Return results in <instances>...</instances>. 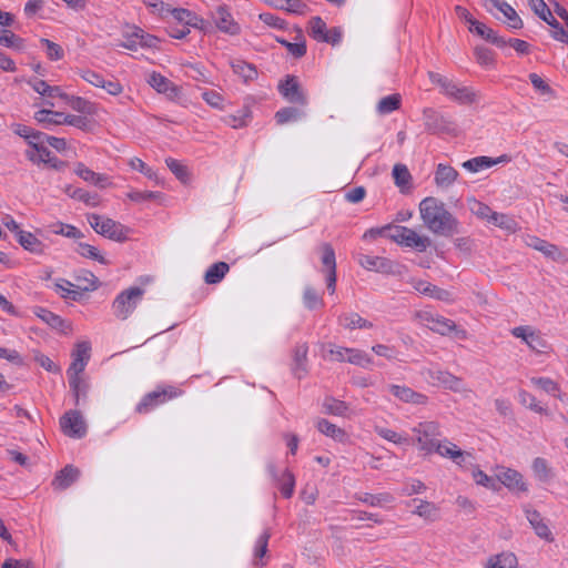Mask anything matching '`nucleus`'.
<instances>
[{"label":"nucleus","instance_id":"6e6d98bb","mask_svg":"<svg viewBox=\"0 0 568 568\" xmlns=\"http://www.w3.org/2000/svg\"><path fill=\"white\" fill-rule=\"evenodd\" d=\"M405 227L406 226H402V225H386V226L379 229L377 232L381 235L386 236L389 240L396 242L397 244L403 245L405 234L402 231L405 230Z\"/></svg>","mask_w":568,"mask_h":568},{"label":"nucleus","instance_id":"412c9836","mask_svg":"<svg viewBox=\"0 0 568 568\" xmlns=\"http://www.w3.org/2000/svg\"><path fill=\"white\" fill-rule=\"evenodd\" d=\"M168 14H171L175 21L183 23L184 27H193L200 30L204 29V20L200 18L196 13L187 9L172 8L170 6Z\"/></svg>","mask_w":568,"mask_h":568},{"label":"nucleus","instance_id":"b1692460","mask_svg":"<svg viewBox=\"0 0 568 568\" xmlns=\"http://www.w3.org/2000/svg\"><path fill=\"white\" fill-rule=\"evenodd\" d=\"M79 477L80 469L72 465H67L64 468L57 473L52 481V486L57 490H64L69 488L73 483H75Z\"/></svg>","mask_w":568,"mask_h":568},{"label":"nucleus","instance_id":"4468645a","mask_svg":"<svg viewBox=\"0 0 568 568\" xmlns=\"http://www.w3.org/2000/svg\"><path fill=\"white\" fill-rule=\"evenodd\" d=\"M511 334L523 339L527 346L535 352H542L547 347L546 341L541 334L531 326H517L511 329Z\"/></svg>","mask_w":568,"mask_h":568},{"label":"nucleus","instance_id":"a211bd4d","mask_svg":"<svg viewBox=\"0 0 568 568\" xmlns=\"http://www.w3.org/2000/svg\"><path fill=\"white\" fill-rule=\"evenodd\" d=\"M481 2L484 4V7L487 8L488 11H490V8L488 7V4L498 9L505 16L506 23L508 24L509 28H511V29H521L523 28L524 23H523L521 18L518 16L516 10L509 3H507L503 0H481Z\"/></svg>","mask_w":568,"mask_h":568},{"label":"nucleus","instance_id":"cd10ccee","mask_svg":"<svg viewBox=\"0 0 568 568\" xmlns=\"http://www.w3.org/2000/svg\"><path fill=\"white\" fill-rule=\"evenodd\" d=\"M458 178V172L450 165L438 164L435 171V183L437 187L446 190L454 184Z\"/></svg>","mask_w":568,"mask_h":568},{"label":"nucleus","instance_id":"37998d69","mask_svg":"<svg viewBox=\"0 0 568 568\" xmlns=\"http://www.w3.org/2000/svg\"><path fill=\"white\" fill-rule=\"evenodd\" d=\"M460 448L448 439L438 440L434 447V452L444 458L453 460V458L460 457L458 455Z\"/></svg>","mask_w":568,"mask_h":568},{"label":"nucleus","instance_id":"39448f33","mask_svg":"<svg viewBox=\"0 0 568 568\" xmlns=\"http://www.w3.org/2000/svg\"><path fill=\"white\" fill-rule=\"evenodd\" d=\"M412 430L419 450L425 454L434 453V447L439 440L437 437L442 435L440 425L434 420L420 422Z\"/></svg>","mask_w":568,"mask_h":568},{"label":"nucleus","instance_id":"dca6fc26","mask_svg":"<svg viewBox=\"0 0 568 568\" xmlns=\"http://www.w3.org/2000/svg\"><path fill=\"white\" fill-rule=\"evenodd\" d=\"M212 19L221 32L227 33L230 36H236L241 31L239 23L234 21L231 12L226 9V7H217L216 10L212 13Z\"/></svg>","mask_w":568,"mask_h":568},{"label":"nucleus","instance_id":"aec40b11","mask_svg":"<svg viewBox=\"0 0 568 568\" xmlns=\"http://www.w3.org/2000/svg\"><path fill=\"white\" fill-rule=\"evenodd\" d=\"M498 480L513 491H527L523 475L511 468H500L497 473Z\"/></svg>","mask_w":568,"mask_h":568},{"label":"nucleus","instance_id":"5fc2aeb1","mask_svg":"<svg viewBox=\"0 0 568 568\" xmlns=\"http://www.w3.org/2000/svg\"><path fill=\"white\" fill-rule=\"evenodd\" d=\"M468 206L470 212L476 215L477 217L489 221L490 215L493 214V210L485 203L477 201L475 199L468 200Z\"/></svg>","mask_w":568,"mask_h":568},{"label":"nucleus","instance_id":"7c9ffc66","mask_svg":"<svg viewBox=\"0 0 568 568\" xmlns=\"http://www.w3.org/2000/svg\"><path fill=\"white\" fill-rule=\"evenodd\" d=\"M402 232H404V234H405L404 241H403L404 246L413 247V248H416V250L423 252L430 244V240L427 236H422L416 231H414L409 227H405V230H403Z\"/></svg>","mask_w":568,"mask_h":568},{"label":"nucleus","instance_id":"393cba45","mask_svg":"<svg viewBox=\"0 0 568 568\" xmlns=\"http://www.w3.org/2000/svg\"><path fill=\"white\" fill-rule=\"evenodd\" d=\"M75 174L79 175L85 182L104 189L111 185L110 179L105 174L97 173L91 169L87 168L83 163H78L74 170Z\"/></svg>","mask_w":568,"mask_h":568},{"label":"nucleus","instance_id":"9d476101","mask_svg":"<svg viewBox=\"0 0 568 568\" xmlns=\"http://www.w3.org/2000/svg\"><path fill=\"white\" fill-rule=\"evenodd\" d=\"M357 261L367 271L393 275L400 273V265L386 257L361 254Z\"/></svg>","mask_w":568,"mask_h":568},{"label":"nucleus","instance_id":"4d7b16f0","mask_svg":"<svg viewBox=\"0 0 568 568\" xmlns=\"http://www.w3.org/2000/svg\"><path fill=\"white\" fill-rule=\"evenodd\" d=\"M302 112L292 106L283 108L275 113L277 124L282 125L291 121H296L302 116Z\"/></svg>","mask_w":568,"mask_h":568},{"label":"nucleus","instance_id":"4c0bfd02","mask_svg":"<svg viewBox=\"0 0 568 568\" xmlns=\"http://www.w3.org/2000/svg\"><path fill=\"white\" fill-rule=\"evenodd\" d=\"M488 223L500 227L509 233H515L518 230L517 222L509 215L498 212H493Z\"/></svg>","mask_w":568,"mask_h":568},{"label":"nucleus","instance_id":"bf43d9fd","mask_svg":"<svg viewBox=\"0 0 568 568\" xmlns=\"http://www.w3.org/2000/svg\"><path fill=\"white\" fill-rule=\"evenodd\" d=\"M393 178L395 180V184L399 187H405L409 184L412 180V175L404 164H395L393 168Z\"/></svg>","mask_w":568,"mask_h":568},{"label":"nucleus","instance_id":"bb28decb","mask_svg":"<svg viewBox=\"0 0 568 568\" xmlns=\"http://www.w3.org/2000/svg\"><path fill=\"white\" fill-rule=\"evenodd\" d=\"M389 390L399 400L412 403L416 405H425L427 397L424 394L417 393L407 386L390 385Z\"/></svg>","mask_w":568,"mask_h":568},{"label":"nucleus","instance_id":"ddd939ff","mask_svg":"<svg viewBox=\"0 0 568 568\" xmlns=\"http://www.w3.org/2000/svg\"><path fill=\"white\" fill-rule=\"evenodd\" d=\"M278 91L291 103L305 105L307 102L306 94L294 75H287L285 81L278 84Z\"/></svg>","mask_w":568,"mask_h":568},{"label":"nucleus","instance_id":"79ce46f5","mask_svg":"<svg viewBox=\"0 0 568 568\" xmlns=\"http://www.w3.org/2000/svg\"><path fill=\"white\" fill-rule=\"evenodd\" d=\"M64 192L74 200L84 202L85 204L95 206L98 205V195L91 194L88 191L80 189V187H72L71 185H68L64 187Z\"/></svg>","mask_w":568,"mask_h":568},{"label":"nucleus","instance_id":"f03ea898","mask_svg":"<svg viewBox=\"0 0 568 568\" xmlns=\"http://www.w3.org/2000/svg\"><path fill=\"white\" fill-rule=\"evenodd\" d=\"M88 221L91 227L104 237L115 242H124L128 240L130 229L122 225L120 222L99 214H90Z\"/></svg>","mask_w":568,"mask_h":568},{"label":"nucleus","instance_id":"2f4dec72","mask_svg":"<svg viewBox=\"0 0 568 568\" xmlns=\"http://www.w3.org/2000/svg\"><path fill=\"white\" fill-rule=\"evenodd\" d=\"M17 239L20 245L31 253L42 254L44 252L45 245L30 232L19 231V236Z\"/></svg>","mask_w":568,"mask_h":568},{"label":"nucleus","instance_id":"2eb2a0df","mask_svg":"<svg viewBox=\"0 0 568 568\" xmlns=\"http://www.w3.org/2000/svg\"><path fill=\"white\" fill-rule=\"evenodd\" d=\"M524 513H525L526 519L530 524L535 534L539 538H541L548 542H552L554 535H552L547 521L541 516V514L538 510L532 509L530 507H525Z\"/></svg>","mask_w":568,"mask_h":568},{"label":"nucleus","instance_id":"864d4df0","mask_svg":"<svg viewBox=\"0 0 568 568\" xmlns=\"http://www.w3.org/2000/svg\"><path fill=\"white\" fill-rule=\"evenodd\" d=\"M531 383L542 389L544 392L548 394H554L557 396L560 400H565V396L560 393L556 394L558 392V385L550 378L547 377H534L531 378Z\"/></svg>","mask_w":568,"mask_h":568},{"label":"nucleus","instance_id":"c03bdc74","mask_svg":"<svg viewBox=\"0 0 568 568\" xmlns=\"http://www.w3.org/2000/svg\"><path fill=\"white\" fill-rule=\"evenodd\" d=\"M323 409L325 414L345 416L346 412L348 410V406L345 402L333 397H326L323 402Z\"/></svg>","mask_w":568,"mask_h":568},{"label":"nucleus","instance_id":"473e14b6","mask_svg":"<svg viewBox=\"0 0 568 568\" xmlns=\"http://www.w3.org/2000/svg\"><path fill=\"white\" fill-rule=\"evenodd\" d=\"M518 560L515 554L506 551L496 556H491L485 568H517Z\"/></svg>","mask_w":568,"mask_h":568},{"label":"nucleus","instance_id":"0eeeda50","mask_svg":"<svg viewBox=\"0 0 568 568\" xmlns=\"http://www.w3.org/2000/svg\"><path fill=\"white\" fill-rule=\"evenodd\" d=\"M181 395V390L175 387L169 386L166 388L156 389L151 393H148L142 400L138 404L135 410L139 414H146L158 407L159 405L165 403L169 399L178 397Z\"/></svg>","mask_w":568,"mask_h":568},{"label":"nucleus","instance_id":"f3484780","mask_svg":"<svg viewBox=\"0 0 568 568\" xmlns=\"http://www.w3.org/2000/svg\"><path fill=\"white\" fill-rule=\"evenodd\" d=\"M148 83L159 93L165 94L169 99L175 100L181 94V89L164 75L152 72L149 75Z\"/></svg>","mask_w":568,"mask_h":568},{"label":"nucleus","instance_id":"de8ad7c7","mask_svg":"<svg viewBox=\"0 0 568 568\" xmlns=\"http://www.w3.org/2000/svg\"><path fill=\"white\" fill-rule=\"evenodd\" d=\"M529 80L534 87V89L542 97H547L548 99L555 98V91L537 73H530Z\"/></svg>","mask_w":568,"mask_h":568},{"label":"nucleus","instance_id":"4be33fe9","mask_svg":"<svg viewBox=\"0 0 568 568\" xmlns=\"http://www.w3.org/2000/svg\"><path fill=\"white\" fill-rule=\"evenodd\" d=\"M308 346L305 343L298 344L293 351L292 373L301 379L307 374Z\"/></svg>","mask_w":568,"mask_h":568},{"label":"nucleus","instance_id":"20e7f679","mask_svg":"<svg viewBox=\"0 0 568 568\" xmlns=\"http://www.w3.org/2000/svg\"><path fill=\"white\" fill-rule=\"evenodd\" d=\"M429 80L440 87L443 93L454 99L459 103H473L477 100V95L470 89L466 87H458L455 82L443 77L439 73L429 71L428 72Z\"/></svg>","mask_w":568,"mask_h":568},{"label":"nucleus","instance_id":"680f3d73","mask_svg":"<svg viewBox=\"0 0 568 568\" xmlns=\"http://www.w3.org/2000/svg\"><path fill=\"white\" fill-rule=\"evenodd\" d=\"M40 43L45 48L47 57L50 60L58 61L64 57V51L60 44L45 38L40 39Z\"/></svg>","mask_w":568,"mask_h":568},{"label":"nucleus","instance_id":"603ef678","mask_svg":"<svg viewBox=\"0 0 568 568\" xmlns=\"http://www.w3.org/2000/svg\"><path fill=\"white\" fill-rule=\"evenodd\" d=\"M303 303L308 310H314L323 306V300L312 286H305L303 291Z\"/></svg>","mask_w":568,"mask_h":568},{"label":"nucleus","instance_id":"c756f323","mask_svg":"<svg viewBox=\"0 0 568 568\" xmlns=\"http://www.w3.org/2000/svg\"><path fill=\"white\" fill-rule=\"evenodd\" d=\"M316 428L323 435L333 438L336 442H345L347 438L346 432L337 425L328 422L327 419L320 418L316 422Z\"/></svg>","mask_w":568,"mask_h":568},{"label":"nucleus","instance_id":"a19ab883","mask_svg":"<svg viewBox=\"0 0 568 568\" xmlns=\"http://www.w3.org/2000/svg\"><path fill=\"white\" fill-rule=\"evenodd\" d=\"M277 9L286 10L292 13L304 14L307 6L302 0H268Z\"/></svg>","mask_w":568,"mask_h":568},{"label":"nucleus","instance_id":"a18cd8bd","mask_svg":"<svg viewBox=\"0 0 568 568\" xmlns=\"http://www.w3.org/2000/svg\"><path fill=\"white\" fill-rule=\"evenodd\" d=\"M475 34L500 48L507 44L504 38L499 37L493 29L488 28L483 22L480 26H476Z\"/></svg>","mask_w":568,"mask_h":568},{"label":"nucleus","instance_id":"69168bd1","mask_svg":"<svg viewBox=\"0 0 568 568\" xmlns=\"http://www.w3.org/2000/svg\"><path fill=\"white\" fill-rule=\"evenodd\" d=\"M129 164L133 170L140 171L150 180H153L156 184L161 183V180L158 176V174L151 168H149L141 159L133 158L130 160Z\"/></svg>","mask_w":568,"mask_h":568},{"label":"nucleus","instance_id":"9b49d317","mask_svg":"<svg viewBox=\"0 0 568 568\" xmlns=\"http://www.w3.org/2000/svg\"><path fill=\"white\" fill-rule=\"evenodd\" d=\"M60 427L64 435L82 438L87 434V424L79 410H68L60 418Z\"/></svg>","mask_w":568,"mask_h":568},{"label":"nucleus","instance_id":"6ab92c4d","mask_svg":"<svg viewBox=\"0 0 568 568\" xmlns=\"http://www.w3.org/2000/svg\"><path fill=\"white\" fill-rule=\"evenodd\" d=\"M527 245L542 253L547 258L555 262H565V255L558 246L536 236H529Z\"/></svg>","mask_w":568,"mask_h":568},{"label":"nucleus","instance_id":"c85d7f7f","mask_svg":"<svg viewBox=\"0 0 568 568\" xmlns=\"http://www.w3.org/2000/svg\"><path fill=\"white\" fill-rule=\"evenodd\" d=\"M338 324L343 326L345 329L354 331V329H371L373 327V323L362 317L357 313H345L338 316Z\"/></svg>","mask_w":568,"mask_h":568},{"label":"nucleus","instance_id":"f8f14e48","mask_svg":"<svg viewBox=\"0 0 568 568\" xmlns=\"http://www.w3.org/2000/svg\"><path fill=\"white\" fill-rule=\"evenodd\" d=\"M26 155L31 162L37 164L44 163L57 170L63 166V162L52 155L42 139L38 141H30V150L26 152Z\"/></svg>","mask_w":568,"mask_h":568},{"label":"nucleus","instance_id":"ea45409f","mask_svg":"<svg viewBox=\"0 0 568 568\" xmlns=\"http://www.w3.org/2000/svg\"><path fill=\"white\" fill-rule=\"evenodd\" d=\"M413 501L417 503L416 508L413 511L415 515L427 520H435L437 518L438 508L435 504L423 499H414Z\"/></svg>","mask_w":568,"mask_h":568},{"label":"nucleus","instance_id":"f704fd0d","mask_svg":"<svg viewBox=\"0 0 568 568\" xmlns=\"http://www.w3.org/2000/svg\"><path fill=\"white\" fill-rule=\"evenodd\" d=\"M230 271V266L225 262H217L212 264L205 272L204 281L207 284H217Z\"/></svg>","mask_w":568,"mask_h":568},{"label":"nucleus","instance_id":"6e6552de","mask_svg":"<svg viewBox=\"0 0 568 568\" xmlns=\"http://www.w3.org/2000/svg\"><path fill=\"white\" fill-rule=\"evenodd\" d=\"M322 256V272L325 275L326 287L329 294H334L336 291V257L335 251L329 243H322L320 246Z\"/></svg>","mask_w":568,"mask_h":568},{"label":"nucleus","instance_id":"a878e982","mask_svg":"<svg viewBox=\"0 0 568 568\" xmlns=\"http://www.w3.org/2000/svg\"><path fill=\"white\" fill-rule=\"evenodd\" d=\"M508 160L507 155H501L495 159L489 156H477L465 161L462 166L469 172L476 173L496 164L507 162Z\"/></svg>","mask_w":568,"mask_h":568},{"label":"nucleus","instance_id":"7ed1b4c3","mask_svg":"<svg viewBox=\"0 0 568 568\" xmlns=\"http://www.w3.org/2000/svg\"><path fill=\"white\" fill-rule=\"evenodd\" d=\"M144 295V290L138 286L122 291L112 303V311L116 318L128 320L136 308Z\"/></svg>","mask_w":568,"mask_h":568},{"label":"nucleus","instance_id":"052dcab7","mask_svg":"<svg viewBox=\"0 0 568 568\" xmlns=\"http://www.w3.org/2000/svg\"><path fill=\"white\" fill-rule=\"evenodd\" d=\"M69 384L75 397V405H79L80 398L87 396L88 384L81 376L69 377Z\"/></svg>","mask_w":568,"mask_h":568},{"label":"nucleus","instance_id":"c9c22d12","mask_svg":"<svg viewBox=\"0 0 568 568\" xmlns=\"http://www.w3.org/2000/svg\"><path fill=\"white\" fill-rule=\"evenodd\" d=\"M534 475L542 483H548L554 477V471L549 466L548 462L542 457H536L531 465Z\"/></svg>","mask_w":568,"mask_h":568},{"label":"nucleus","instance_id":"13d9d810","mask_svg":"<svg viewBox=\"0 0 568 568\" xmlns=\"http://www.w3.org/2000/svg\"><path fill=\"white\" fill-rule=\"evenodd\" d=\"M277 480L283 496L285 498H291L295 486V478L293 474L288 470H284Z\"/></svg>","mask_w":568,"mask_h":568},{"label":"nucleus","instance_id":"774afa93","mask_svg":"<svg viewBox=\"0 0 568 568\" xmlns=\"http://www.w3.org/2000/svg\"><path fill=\"white\" fill-rule=\"evenodd\" d=\"M358 499L365 504H368L369 506H381L394 500L393 496L389 494L372 495L367 493L361 495Z\"/></svg>","mask_w":568,"mask_h":568},{"label":"nucleus","instance_id":"f257e3e1","mask_svg":"<svg viewBox=\"0 0 568 568\" xmlns=\"http://www.w3.org/2000/svg\"><path fill=\"white\" fill-rule=\"evenodd\" d=\"M419 214L425 226L436 235L447 236L457 232V220L445 204L435 197H426L419 203Z\"/></svg>","mask_w":568,"mask_h":568},{"label":"nucleus","instance_id":"72a5a7b5","mask_svg":"<svg viewBox=\"0 0 568 568\" xmlns=\"http://www.w3.org/2000/svg\"><path fill=\"white\" fill-rule=\"evenodd\" d=\"M531 10L551 28H557L558 21L554 18L550 9L544 0H527Z\"/></svg>","mask_w":568,"mask_h":568},{"label":"nucleus","instance_id":"58836bf2","mask_svg":"<svg viewBox=\"0 0 568 568\" xmlns=\"http://www.w3.org/2000/svg\"><path fill=\"white\" fill-rule=\"evenodd\" d=\"M62 112L52 111L48 109L39 110L34 113V119L43 124L45 128L51 125H61L62 124Z\"/></svg>","mask_w":568,"mask_h":568},{"label":"nucleus","instance_id":"1a4fd4ad","mask_svg":"<svg viewBox=\"0 0 568 568\" xmlns=\"http://www.w3.org/2000/svg\"><path fill=\"white\" fill-rule=\"evenodd\" d=\"M415 317L422 325L440 335H447L456 329L453 321L428 311L417 312Z\"/></svg>","mask_w":568,"mask_h":568},{"label":"nucleus","instance_id":"0e129e2a","mask_svg":"<svg viewBox=\"0 0 568 568\" xmlns=\"http://www.w3.org/2000/svg\"><path fill=\"white\" fill-rule=\"evenodd\" d=\"M34 314L53 328H58L63 324V321L60 316L45 308L37 307L34 310Z\"/></svg>","mask_w":568,"mask_h":568},{"label":"nucleus","instance_id":"338daca9","mask_svg":"<svg viewBox=\"0 0 568 568\" xmlns=\"http://www.w3.org/2000/svg\"><path fill=\"white\" fill-rule=\"evenodd\" d=\"M165 163L168 168L171 170V172L181 181L186 182L189 180V171L185 165H183L178 160H174L172 158H169L165 160Z\"/></svg>","mask_w":568,"mask_h":568},{"label":"nucleus","instance_id":"e2e57ef3","mask_svg":"<svg viewBox=\"0 0 568 568\" xmlns=\"http://www.w3.org/2000/svg\"><path fill=\"white\" fill-rule=\"evenodd\" d=\"M347 362L362 367H368L373 363L365 352L356 348H349Z\"/></svg>","mask_w":568,"mask_h":568},{"label":"nucleus","instance_id":"e433bc0d","mask_svg":"<svg viewBox=\"0 0 568 568\" xmlns=\"http://www.w3.org/2000/svg\"><path fill=\"white\" fill-rule=\"evenodd\" d=\"M402 97L398 93H394L387 97L382 98L377 105L376 111L381 115H385L396 111L400 108Z\"/></svg>","mask_w":568,"mask_h":568},{"label":"nucleus","instance_id":"49530a36","mask_svg":"<svg viewBox=\"0 0 568 568\" xmlns=\"http://www.w3.org/2000/svg\"><path fill=\"white\" fill-rule=\"evenodd\" d=\"M232 69L234 73L242 77L245 81L253 80L257 75L255 67L242 60L232 62Z\"/></svg>","mask_w":568,"mask_h":568},{"label":"nucleus","instance_id":"423d86ee","mask_svg":"<svg viewBox=\"0 0 568 568\" xmlns=\"http://www.w3.org/2000/svg\"><path fill=\"white\" fill-rule=\"evenodd\" d=\"M423 374L433 386L443 387L459 394L470 393V389L460 377L455 376L447 371L427 368Z\"/></svg>","mask_w":568,"mask_h":568},{"label":"nucleus","instance_id":"5701e85b","mask_svg":"<svg viewBox=\"0 0 568 568\" xmlns=\"http://www.w3.org/2000/svg\"><path fill=\"white\" fill-rule=\"evenodd\" d=\"M424 124L432 133L449 131L450 122L433 109L424 110Z\"/></svg>","mask_w":568,"mask_h":568},{"label":"nucleus","instance_id":"8fccbe9b","mask_svg":"<svg viewBox=\"0 0 568 568\" xmlns=\"http://www.w3.org/2000/svg\"><path fill=\"white\" fill-rule=\"evenodd\" d=\"M75 251L83 257L98 261L101 264L108 263V261L104 258V256L101 255L99 250L93 245H90L87 243H78Z\"/></svg>","mask_w":568,"mask_h":568},{"label":"nucleus","instance_id":"3c124183","mask_svg":"<svg viewBox=\"0 0 568 568\" xmlns=\"http://www.w3.org/2000/svg\"><path fill=\"white\" fill-rule=\"evenodd\" d=\"M328 32L326 28V23L323 21L321 17H313L310 20V34L317 41H323L326 39V33Z\"/></svg>","mask_w":568,"mask_h":568},{"label":"nucleus","instance_id":"09e8293b","mask_svg":"<svg viewBox=\"0 0 568 568\" xmlns=\"http://www.w3.org/2000/svg\"><path fill=\"white\" fill-rule=\"evenodd\" d=\"M74 111L80 113L93 114L94 105L90 101L81 98L69 95L65 101Z\"/></svg>","mask_w":568,"mask_h":568}]
</instances>
